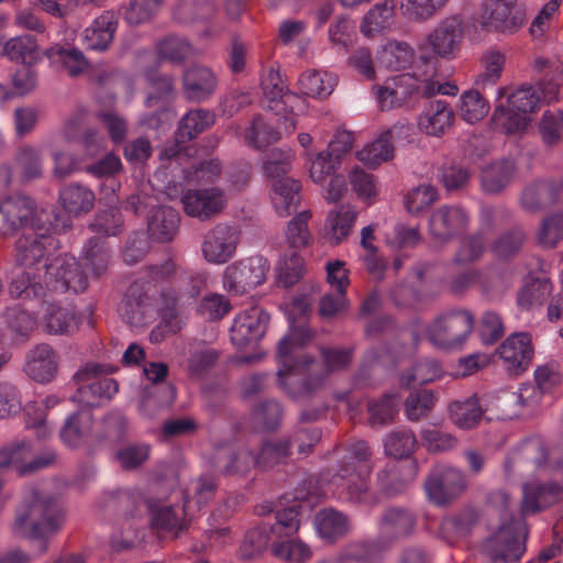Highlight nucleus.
Segmentation results:
<instances>
[{"label":"nucleus","mask_w":563,"mask_h":563,"mask_svg":"<svg viewBox=\"0 0 563 563\" xmlns=\"http://www.w3.org/2000/svg\"><path fill=\"white\" fill-rule=\"evenodd\" d=\"M515 164L508 159L492 163L482 170L481 184L485 192L496 195L501 192L511 181Z\"/></svg>","instance_id":"nucleus-42"},{"label":"nucleus","mask_w":563,"mask_h":563,"mask_svg":"<svg viewBox=\"0 0 563 563\" xmlns=\"http://www.w3.org/2000/svg\"><path fill=\"white\" fill-rule=\"evenodd\" d=\"M413 51L405 42H389L379 55V62L387 68L399 70L406 68L412 59Z\"/></svg>","instance_id":"nucleus-63"},{"label":"nucleus","mask_w":563,"mask_h":563,"mask_svg":"<svg viewBox=\"0 0 563 563\" xmlns=\"http://www.w3.org/2000/svg\"><path fill=\"white\" fill-rule=\"evenodd\" d=\"M23 372L40 384L51 383L58 372V354L46 343H40L27 351Z\"/></svg>","instance_id":"nucleus-20"},{"label":"nucleus","mask_w":563,"mask_h":563,"mask_svg":"<svg viewBox=\"0 0 563 563\" xmlns=\"http://www.w3.org/2000/svg\"><path fill=\"white\" fill-rule=\"evenodd\" d=\"M294 153L290 148H272L263 158L262 170L269 178H278L286 175L291 168Z\"/></svg>","instance_id":"nucleus-62"},{"label":"nucleus","mask_w":563,"mask_h":563,"mask_svg":"<svg viewBox=\"0 0 563 563\" xmlns=\"http://www.w3.org/2000/svg\"><path fill=\"white\" fill-rule=\"evenodd\" d=\"M396 0H385L375 4L363 18L361 32L365 36H374L375 34L387 29L395 14Z\"/></svg>","instance_id":"nucleus-45"},{"label":"nucleus","mask_w":563,"mask_h":563,"mask_svg":"<svg viewBox=\"0 0 563 563\" xmlns=\"http://www.w3.org/2000/svg\"><path fill=\"white\" fill-rule=\"evenodd\" d=\"M59 201L68 213L79 214L92 209L95 194L80 185H69L60 190Z\"/></svg>","instance_id":"nucleus-50"},{"label":"nucleus","mask_w":563,"mask_h":563,"mask_svg":"<svg viewBox=\"0 0 563 563\" xmlns=\"http://www.w3.org/2000/svg\"><path fill=\"white\" fill-rule=\"evenodd\" d=\"M179 213L172 207L159 206L151 210L148 233L159 242L172 241L178 232Z\"/></svg>","instance_id":"nucleus-36"},{"label":"nucleus","mask_w":563,"mask_h":563,"mask_svg":"<svg viewBox=\"0 0 563 563\" xmlns=\"http://www.w3.org/2000/svg\"><path fill=\"white\" fill-rule=\"evenodd\" d=\"M309 339L310 334L306 328H292L280 339L277 346L278 385L295 400L313 397L323 388L331 374L344 371L352 361L353 351L351 349L321 347L322 372L300 378L299 374L310 369L316 363L312 356L301 352L303 343Z\"/></svg>","instance_id":"nucleus-1"},{"label":"nucleus","mask_w":563,"mask_h":563,"mask_svg":"<svg viewBox=\"0 0 563 563\" xmlns=\"http://www.w3.org/2000/svg\"><path fill=\"white\" fill-rule=\"evenodd\" d=\"M562 192V179L534 180L522 190L521 206L529 212H537L554 203Z\"/></svg>","instance_id":"nucleus-26"},{"label":"nucleus","mask_w":563,"mask_h":563,"mask_svg":"<svg viewBox=\"0 0 563 563\" xmlns=\"http://www.w3.org/2000/svg\"><path fill=\"white\" fill-rule=\"evenodd\" d=\"M44 272L25 269L16 274L10 285V294L16 298H37L44 295Z\"/></svg>","instance_id":"nucleus-47"},{"label":"nucleus","mask_w":563,"mask_h":563,"mask_svg":"<svg viewBox=\"0 0 563 563\" xmlns=\"http://www.w3.org/2000/svg\"><path fill=\"white\" fill-rule=\"evenodd\" d=\"M218 479L212 473H203L194 478L187 488V497L185 501H194L197 509L211 501L218 490Z\"/></svg>","instance_id":"nucleus-51"},{"label":"nucleus","mask_w":563,"mask_h":563,"mask_svg":"<svg viewBox=\"0 0 563 563\" xmlns=\"http://www.w3.org/2000/svg\"><path fill=\"white\" fill-rule=\"evenodd\" d=\"M82 267L95 278L106 274L111 262V252L104 240L91 238L82 249Z\"/></svg>","instance_id":"nucleus-39"},{"label":"nucleus","mask_w":563,"mask_h":563,"mask_svg":"<svg viewBox=\"0 0 563 563\" xmlns=\"http://www.w3.org/2000/svg\"><path fill=\"white\" fill-rule=\"evenodd\" d=\"M118 29V19L112 12H104L84 31V43L88 49L107 51Z\"/></svg>","instance_id":"nucleus-33"},{"label":"nucleus","mask_w":563,"mask_h":563,"mask_svg":"<svg viewBox=\"0 0 563 563\" xmlns=\"http://www.w3.org/2000/svg\"><path fill=\"white\" fill-rule=\"evenodd\" d=\"M527 536L526 521L511 518L484 540L482 552L489 563H519L526 552Z\"/></svg>","instance_id":"nucleus-4"},{"label":"nucleus","mask_w":563,"mask_h":563,"mask_svg":"<svg viewBox=\"0 0 563 563\" xmlns=\"http://www.w3.org/2000/svg\"><path fill=\"white\" fill-rule=\"evenodd\" d=\"M518 0H485L479 23L489 31L514 32L522 25Z\"/></svg>","instance_id":"nucleus-18"},{"label":"nucleus","mask_w":563,"mask_h":563,"mask_svg":"<svg viewBox=\"0 0 563 563\" xmlns=\"http://www.w3.org/2000/svg\"><path fill=\"white\" fill-rule=\"evenodd\" d=\"M247 145L261 150L279 140V132L266 123L261 115L254 117L249 128L243 133Z\"/></svg>","instance_id":"nucleus-54"},{"label":"nucleus","mask_w":563,"mask_h":563,"mask_svg":"<svg viewBox=\"0 0 563 563\" xmlns=\"http://www.w3.org/2000/svg\"><path fill=\"white\" fill-rule=\"evenodd\" d=\"M455 112L444 100L429 101L418 118V128L429 136L440 137L454 124Z\"/></svg>","instance_id":"nucleus-21"},{"label":"nucleus","mask_w":563,"mask_h":563,"mask_svg":"<svg viewBox=\"0 0 563 563\" xmlns=\"http://www.w3.org/2000/svg\"><path fill=\"white\" fill-rule=\"evenodd\" d=\"M460 112L468 123L483 120L489 112V104L477 90H467L461 96Z\"/></svg>","instance_id":"nucleus-64"},{"label":"nucleus","mask_w":563,"mask_h":563,"mask_svg":"<svg viewBox=\"0 0 563 563\" xmlns=\"http://www.w3.org/2000/svg\"><path fill=\"white\" fill-rule=\"evenodd\" d=\"M386 135L383 132L374 142L358 151L356 153L357 159L373 168L391 159L394 157V147Z\"/></svg>","instance_id":"nucleus-55"},{"label":"nucleus","mask_w":563,"mask_h":563,"mask_svg":"<svg viewBox=\"0 0 563 563\" xmlns=\"http://www.w3.org/2000/svg\"><path fill=\"white\" fill-rule=\"evenodd\" d=\"M2 55L23 66H34L43 59L45 51H42L35 36L24 34L5 41Z\"/></svg>","instance_id":"nucleus-31"},{"label":"nucleus","mask_w":563,"mask_h":563,"mask_svg":"<svg viewBox=\"0 0 563 563\" xmlns=\"http://www.w3.org/2000/svg\"><path fill=\"white\" fill-rule=\"evenodd\" d=\"M62 522L63 514L56 498L30 486L22 492L11 531L20 538L46 540L60 529Z\"/></svg>","instance_id":"nucleus-2"},{"label":"nucleus","mask_w":563,"mask_h":563,"mask_svg":"<svg viewBox=\"0 0 563 563\" xmlns=\"http://www.w3.org/2000/svg\"><path fill=\"white\" fill-rule=\"evenodd\" d=\"M423 487L430 503L445 507L466 492L468 482L462 470L446 464H438L427 475Z\"/></svg>","instance_id":"nucleus-6"},{"label":"nucleus","mask_w":563,"mask_h":563,"mask_svg":"<svg viewBox=\"0 0 563 563\" xmlns=\"http://www.w3.org/2000/svg\"><path fill=\"white\" fill-rule=\"evenodd\" d=\"M300 183L292 178H282L273 184L272 202L279 216L286 217L296 210L300 202Z\"/></svg>","instance_id":"nucleus-40"},{"label":"nucleus","mask_w":563,"mask_h":563,"mask_svg":"<svg viewBox=\"0 0 563 563\" xmlns=\"http://www.w3.org/2000/svg\"><path fill=\"white\" fill-rule=\"evenodd\" d=\"M268 264L261 255L251 256L227 266L223 287L233 295H243L262 285L266 279Z\"/></svg>","instance_id":"nucleus-10"},{"label":"nucleus","mask_w":563,"mask_h":563,"mask_svg":"<svg viewBox=\"0 0 563 563\" xmlns=\"http://www.w3.org/2000/svg\"><path fill=\"white\" fill-rule=\"evenodd\" d=\"M55 244L52 235L37 233L31 228L15 242V262L25 269L43 272L41 263Z\"/></svg>","instance_id":"nucleus-15"},{"label":"nucleus","mask_w":563,"mask_h":563,"mask_svg":"<svg viewBox=\"0 0 563 563\" xmlns=\"http://www.w3.org/2000/svg\"><path fill=\"white\" fill-rule=\"evenodd\" d=\"M563 500V487L556 483H531L523 486L522 515H532Z\"/></svg>","instance_id":"nucleus-22"},{"label":"nucleus","mask_w":563,"mask_h":563,"mask_svg":"<svg viewBox=\"0 0 563 563\" xmlns=\"http://www.w3.org/2000/svg\"><path fill=\"white\" fill-rule=\"evenodd\" d=\"M417 448V439L411 430L402 429L389 432L384 441L385 453L396 459L411 455Z\"/></svg>","instance_id":"nucleus-56"},{"label":"nucleus","mask_w":563,"mask_h":563,"mask_svg":"<svg viewBox=\"0 0 563 563\" xmlns=\"http://www.w3.org/2000/svg\"><path fill=\"white\" fill-rule=\"evenodd\" d=\"M148 296L143 291L141 283H133L124 294L120 303L121 317L131 325L137 327L146 322Z\"/></svg>","instance_id":"nucleus-34"},{"label":"nucleus","mask_w":563,"mask_h":563,"mask_svg":"<svg viewBox=\"0 0 563 563\" xmlns=\"http://www.w3.org/2000/svg\"><path fill=\"white\" fill-rule=\"evenodd\" d=\"M417 89L415 79L408 74L387 80L377 90L380 109L387 111L407 106Z\"/></svg>","instance_id":"nucleus-25"},{"label":"nucleus","mask_w":563,"mask_h":563,"mask_svg":"<svg viewBox=\"0 0 563 563\" xmlns=\"http://www.w3.org/2000/svg\"><path fill=\"white\" fill-rule=\"evenodd\" d=\"M373 465L363 468L352 462L338 464L336 476L341 479H347L346 485L340 492V498L354 505H372L375 498L368 486V478Z\"/></svg>","instance_id":"nucleus-14"},{"label":"nucleus","mask_w":563,"mask_h":563,"mask_svg":"<svg viewBox=\"0 0 563 563\" xmlns=\"http://www.w3.org/2000/svg\"><path fill=\"white\" fill-rule=\"evenodd\" d=\"M306 163L309 168V176L316 184H322L327 177L335 174L341 161L331 155V152H307Z\"/></svg>","instance_id":"nucleus-53"},{"label":"nucleus","mask_w":563,"mask_h":563,"mask_svg":"<svg viewBox=\"0 0 563 563\" xmlns=\"http://www.w3.org/2000/svg\"><path fill=\"white\" fill-rule=\"evenodd\" d=\"M462 38V22L455 16H450L434 27L428 35L427 43L435 55L446 58L459 48Z\"/></svg>","instance_id":"nucleus-23"},{"label":"nucleus","mask_w":563,"mask_h":563,"mask_svg":"<svg viewBox=\"0 0 563 563\" xmlns=\"http://www.w3.org/2000/svg\"><path fill=\"white\" fill-rule=\"evenodd\" d=\"M314 526L319 536L330 542L344 538L351 530L347 515L333 508H325L314 516Z\"/></svg>","instance_id":"nucleus-37"},{"label":"nucleus","mask_w":563,"mask_h":563,"mask_svg":"<svg viewBox=\"0 0 563 563\" xmlns=\"http://www.w3.org/2000/svg\"><path fill=\"white\" fill-rule=\"evenodd\" d=\"M107 369V366L87 363L74 375V380L78 385L76 395L78 401L95 407L110 400L118 393L119 385L115 379L100 376Z\"/></svg>","instance_id":"nucleus-8"},{"label":"nucleus","mask_w":563,"mask_h":563,"mask_svg":"<svg viewBox=\"0 0 563 563\" xmlns=\"http://www.w3.org/2000/svg\"><path fill=\"white\" fill-rule=\"evenodd\" d=\"M148 510L151 525L158 530L178 534L189 526L191 516L189 501H185L180 509L150 501Z\"/></svg>","instance_id":"nucleus-28"},{"label":"nucleus","mask_w":563,"mask_h":563,"mask_svg":"<svg viewBox=\"0 0 563 563\" xmlns=\"http://www.w3.org/2000/svg\"><path fill=\"white\" fill-rule=\"evenodd\" d=\"M57 461L58 454L54 449L44 448L34 454L32 442L25 439L13 440L0 448V470L15 472L19 476L33 475Z\"/></svg>","instance_id":"nucleus-5"},{"label":"nucleus","mask_w":563,"mask_h":563,"mask_svg":"<svg viewBox=\"0 0 563 563\" xmlns=\"http://www.w3.org/2000/svg\"><path fill=\"white\" fill-rule=\"evenodd\" d=\"M45 56L63 65L70 77H77L88 69L89 63L84 53L76 47L54 45L45 49Z\"/></svg>","instance_id":"nucleus-46"},{"label":"nucleus","mask_w":563,"mask_h":563,"mask_svg":"<svg viewBox=\"0 0 563 563\" xmlns=\"http://www.w3.org/2000/svg\"><path fill=\"white\" fill-rule=\"evenodd\" d=\"M416 516L406 508L391 507L384 511L379 520V532L388 543L412 533Z\"/></svg>","instance_id":"nucleus-32"},{"label":"nucleus","mask_w":563,"mask_h":563,"mask_svg":"<svg viewBox=\"0 0 563 563\" xmlns=\"http://www.w3.org/2000/svg\"><path fill=\"white\" fill-rule=\"evenodd\" d=\"M300 91L312 98L329 97L336 86V77L324 71L306 70L298 80Z\"/></svg>","instance_id":"nucleus-43"},{"label":"nucleus","mask_w":563,"mask_h":563,"mask_svg":"<svg viewBox=\"0 0 563 563\" xmlns=\"http://www.w3.org/2000/svg\"><path fill=\"white\" fill-rule=\"evenodd\" d=\"M164 0H130L124 8L123 18L130 25L150 22L161 10Z\"/></svg>","instance_id":"nucleus-59"},{"label":"nucleus","mask_w":563,"mask_h":563,"mask_svg":"<svg viewBox=\"0 0 563 563\" xmlns=\"http://www.w3.org/2000/svg\"><path fill=\"white\" fill-rule=\"evenodd\" d=\"M268 321L269 316L256 307L238 314L230 330L231 342L238 349L256 342L264 335Z\"/></svg>","instance_id":"nucleus-19"},{"label":"nucleus","mask_w":563,"mask_h":563,"mask_svg":"<svg viewBox=\"0 0 563 563\" xmlns=\"http://www.w3.org/2000/svg\"><path fill=\"white\" fill-rule=\"evenodd\" d=\"M81 266L74 256L67 253L58 254L49 263L45 262L43 272L46 288L59 292L66 290L82 292L87 289L88 278Z\"/></svg>","instance_id":"nucleus-9"},{"label":"nucleus","mask_w":563,"mask_h":563,"mask_svg":"<svg viewBox=\"0 0 563 563\" xmlns=\"http://www.w3.org/2000/svg\"><path fill=\"white\" fill-rule=\"evenodd\" d=\"M36 221V203L24 195L8 196L0 200V233L13 234L31 229Z\"/></svg>","instance_id":"nucleus-12"},{"label":"nucleus","mask_w":563,"mask_h":563,"mask_svg":"<svg viewBox=\"0 0 563 563\" xmlns=\"http://www.w3.org/2000/svg\"><path fill=\"white\" fill-rule=\"evenodd\" d=\"M214 121L216 115L210 110L195 109L187 112L179 122L176 143L166 147L163 156L168 159L179 158L186 150L183 144L196 139L200 133L209 129Z\"/></svg>","instance_id":"nucleus-17"},{"label":"nucleus","mask_w":563,"mask_h":563,"mask_svg":"<svg viewBox=\"0 0 563 563\" xmlns=\"http://www.w3.org/2000/svg\"><path fill=\"white\" fill-rule=\"evenodd\" d=\"M449 411L453 423L464 430L475 428L484 415V409L476 397L452 402Z\"/></svg>","instance_id":"nucleus-48"},{"label":"nucleus","mask_w":563,"mask_h":563,"mask_svg":"<svg viewBox=\"0 0 563 563\" xmlns=\"http://www.w3.org/2000/svg\"><path fill=\"white\" fill-rule=\"evenodd\" d=\"M356 218L357 211L351 205H341L328 213V236L332 244L338 245L350 235Z\"/></svg>","instance_id":"nucleus-41"},{"label":"nucleus","mask_w":563,"mask_h":563,"mask_svg":"<svg viewBox=\"0 0 563 563\" xmlns=\"http://www.w3.org/2000/svg\"><path fill=\"white\" fill-rule=\"evenodd\" d=\"M328 36L333 48L346 53L356 40L355 25L349 18H336L329 26Z\"/></svg>","instance_id":"nucleus-61"},{"label":"nucleus","mask_w":563,"mask_h":563,"mask_svg":"<svg viewBox=\"0 0 563 563\" xmlns=\"http://www.w3.org/2000/svg\"><path fill=\"white\" fill-rule=\"evenodd\" d=\"M14 165L19 181L23 185L33 183L44 176V156L40 148L22 145L15 153Z\"/></svg>","instance_id":"nucleus-35"},{"label":"nucleus","mask_w":563,"mask_h":563,"mask_svg":"<svg viewBox=\"0 0 563 563\" xmlns=\"http://www.w3.org/2000/svg\"><path fill=\"white\" fill-rule=\"evenodd\" d=\"M527 240L528 233L526 229L519 223H514L509 228L501 230L488 247L498 261L508 262L520 254Z\"/></svg>","instance_id":"nucleus-29"},{"label":"nucleus","mask_w":563,"mask_h":563,"mask_svg":"<svg viewBox=\"0 0 563 563\" xmlns=\"http://www.w3.org/2000/svg\"><path fill=\"white\" fill-rule=\"evenodd\" d=\"M549 450L545 443L540 439H530L523 442L518 452L506 461L505 468L509 472L510 463L525 461L537 467L548 464Z\"/></svg>","instance_id":"nucleus-57"},{"label":"nucleus","mask_w":563,"mask_h":563,"mask_svg":"<svg viewBox=\"0 0 563 563\" xmlns=\"http://www.w3.org/2000/svg\"><path fill=\"white\" fill-rule=\"evenodd\" d=\"M238 244V230L227 223H218L205 234L201 251L207 262L224 264L233 257Z\"/></svg>","instance_id":"nucleus-13"},{"label":"nucleus","mask_w":563,"mask_h":563,"mask_svg":"<svg viewBox=\"0 0 563 563\" xmlns=\"http://www.w3.org/2000/svg\"><path fill=\"white\" fill-rule=\"evenodd\" d=\"M349 181L353 192L366 205H372L377 200L379 183L375 175L354 166L349 172Z\"/></svg>","instance_id":"nucleus-49"},{"label":"nucleus","mask_w":563,"mask_h":563,"mask_svg":"<svg viewBox=\"0 0 563 563\" xmlns=\"http://www.w3.org/2000/svg\"><path fill=\"white\" fill-rule=\"evenodd\" d=\"M272 553L287 563H306L312 556L310 547L299 539L273 542Z\"/></svg>","instance_id":"nucleus-58"},{"label":"nucleus","mask_w":563,"mask_h":563,"mask_svg":"<svg viewBox=\"0 0 563 563\" xmlns=\"http://www.w3.org/2000/svg\"><path fill=\"white\" fill-rule=\"evenodd\" d=\"M261 87L264 97L275 103L277 113L286 110V107H289V111L292 112L295 103L299 104L302 102L297 95L287 91V86L284 84L279 70L274 67H269L264 71Z\"/></svg>","instance_id":"nucleus-30"},{"label":"nucleus","mask_w":563,"mask_h":563,"mask_svg":"<svg viewBox=\"0 0 563 563\" xmlns=\"http://www.w3.org/2000/svg\"><path fill=\"white\" fill-rule=\"evenodd\" d=\"M91 427L92 416L89 412H74L65 420L60 430V439L70 448H78L90 433Z\"/></svg>","instance_id":"nucleus-44"},{"label":"nucleus","mask_w":563,"mask_h":563,"mask_svg":"<svg viewBox=\"0 0 563 563\" xmlns=\"http://www.w3.org/2000/svg\"><path fill=\"white\" fill-rule=\"evenodd\" d=\"M181 203L188 216L206 221L224 210L227 197L223 190L216 187L189 189L184 194Z\"/></svg>","instance_id":"nucleus-16"},{"label":"nucleus","mask_w":563,"mask_h":563,"mask_svg":"<svg viewBox=\"0 0 563 563\" xmlns=\"http://www.w3.org/2000/svg\"><path fill=\"white\" fill-rule=\"evenodd\" d=\"M475 317L468 309L454 308L434 317L426 327L428 341L441 350H459L472 334Z\"/></svg>","instance_id":"nucleus-3"},{"label":"nucleus","mask_w":563,"mask_h":563,"mask_svg":"<svg viewBox=\"0 0 563 563\" xmlns=\"http://www.w3.org/2000/svg\"><path fill=\"white\" fill-rule=\"evenodd\" d=\"M510 213L506 210H495L490 207L482 208L479 213V230L464 236L452 258L459 266L472 265L479 262L487 251L485 234L496 229Z\"/></svg>","instance_id":"nucleus-7"},{"label":"nucleus","mask_w":563,"mask_h":563,"mask_svg":"<svg viewBox=\"0 0 563 563\" xmlns=\"http://www.w3.org/2000/svg\"><path fill=\"white\" fill-rule=\"evenodd\" d=\"M216 464L224 475H244L256 465V456L247 446L219 451Z\"/></svg>","instance_id":"nucleus-38"},{"label":"nucleus","mask_w":563,"mask_h":563,"mask_svg":"<svg viewBox=\"0 0 563 563\" xmlns=\"http://www.w3.org/2000/svg\"><path fill=\"white\" fill-rule=\"evenodd\" d=\"M311 217L310 210H303L287 223L285 235L286 242L291 250H301L311 244L312 234L308 227Z\"/></svg>","instance_id":"nucleus-52"},{"label":"nucleus","mask_w":563,"mask_h":563,"mask_svg":"<svg viewBox=\"0 0 563 563\" xmlns=\"http://www.w3.org/2000/svg\"><path fill=\"white\" fill-rule=\"evenodd\" d=\"M470 214L461 206L443 205L429 217V233L439 244H445L467 230Z\"/></svg>","instance_id":"nucleus-11"},{"label":"nucleus","mask_w":563,"mask_h":563,"mask_svg":"<svg viewBox=\"0 0 563 563\" xmlns=\"http://www.w3.org/2000/svg\"><path fill=\"white\" fill-rule=\"evenodd\" d=\"M498 354L508 369H527L533 357L531 335L526 332L510 335L498 347Z\"/></svg>","instance_id":"nucleus-27"},{"label":"nucleus","mask_w":563,"mask_h":563,"mask_svg":"<svg viewBox=\"0 0 563 563\" xmlns=\"http://www.w3.org/2000/svg\"><path fill=\"white\" fill-rule=\"evenodd\" d=\"M183 85L187 99L201 102L214 93L218 79L209 67L195 64L184 71Z\"/></svg>","instance_id":"nucleus-24"},{"label":"nucleus","mask_w":563,"mask_h":563,"mask_svg":"<svg viewBox=\"0 0 563 563\" xmlns=\"http://www.w3.org/2000/svg\"><path fill=\"white\" fill-rule=\"evenodd\" d=\"M368 421L372 427H383L391 423L398 412L396 397L391 394L378 400H369L367 405Z\"/></svg>","instance_id":"nucleus-60"}]
</instances>
